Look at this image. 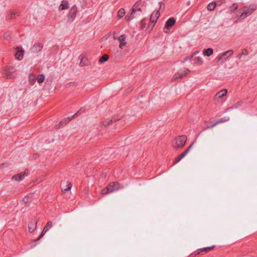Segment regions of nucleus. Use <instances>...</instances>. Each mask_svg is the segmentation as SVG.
I'll list each match as a JSON object with an SVG mask.
<instances>
[{"instance_id": "nucleus-26", "label": "nucleus", "mask_w": 257, "mask_h": 257, "mask_svg": "<svg viewBox=\"0 0 257 257\" xmlns=\"http://www.w3.org/2000/svg\"><path fill=\"white\" fill-rule=\"evenodd\" d=\"M87 63H87V59L85 58V57L84 56H82L80 65L81 66H84V65H86L87 64Z\"/></svg>"}, {"instance_id": "nucleus-24", "label": "nucleus", "mask_w": 257, "mask_h": 257, "mask_svg": "<svg viewBox=\"0 0 257 257\" xmlns=\"http://www.w3.org/2000/svg\"><path fill=\"white\" fill-rule=\"evenodd\" d=\"M125 14V11L124 9H120L117 12V16L119 18H122Z\"/></svg>"}, {"instance_id": "nucleus-8", "label": "nucleus", "mask_w": 257, "mask_h": 257, "mask_svg": "<svg viewBox=\"0 0 257 257\" xmlns=\"http://www.w3.org/2000/svg\"><path fill=\"white\" fill-rule=\"evenodd\" d=\"M227 93V89H222L218 91L214 96L215 100L217 102H220L221 101L220 99H221L223 96H226Z\"/></svg>"}, {"instance_id": "nucleus-10", "label": "nucleus", "mask_w": 257, "mask_h": 257, "mask_svg": "<svg viewBox=\"0 0 257 257\" xmlns=\"http://www.w3.org/2000/svg\"><path fill=\"white\" fill-rule=\"evenodd\" d=\"M187 138L186 136H181L178 137V141L179 142V144H178V148L182 147L184 146L186 142Z\"/></svg>"}, {"instance_id": "nucleus-11", "label": "nucleus", "mask_w": 257, "mask_h": 257, "mask_svg": "<svg viewBox=\"0 0 257 257\" xmlns=\"http://www.w3.org/2000/svg\"><path fill=\"white\" fill-rule=\"evenodd\" d=\"M69 8V4L68 1H63L61 2L59 7V11H63L66 10L68 9Z\"/></svg>"}, {"instance_id": "nucleus-18", "label": "nucleus", "mask_w": 257, "mask_h": 257, "mask_svg": "<svg viewBox=\"0 0 257 257\" xmlns=\"http://www.w3.org/2000/svg\"><path fill=\"white\" fill-rule=\"evenodd\" d=\"M122 35H120L119 33L116 32H113L110 33V36L112 37L114 39L117 40L119 41L121 38Z\"/></svg>"}, {"instance_id": "nucleus-22", "label": "nucleus", "mask_w": 257, "mask_h": 257, "mask_svg": "<svg viewBox=\"0 0 257 257\" xmlns=\"http://www.w3.org/2000/svg\"><path fill=\"white\" fill-rule=\"evenodd\" d=\"M216 6V4L215 2H213L209 3L207 6V10L209 11H213L214 10Z\"/></svg>"}, {"instance_id": "nucleus-14", "label": "nucleus", "mask_w": 257, "mask_h": 257, "mask_svg": "<svg viewBox=\"0 0 257 257\" xmlns=\"http://www.w3.org/2000/svg\"><path fill=\"white\" fill-rule=\"evenodd\" d=\"M36 224L37 221L35 220L31 221V223L29 224V231L30 232H32L35 230V229L36 228Z\"/></svg>"}, {"instance_id": "nucleus-21", "label": "nucleus", "mask_w": 257, "mask_h": 257, "mask_svg": "<svg viewBox=\"0 0 257 257\" xmlns=\"http://www.w3.org/2000/svg\"><path fill=\"white\" fill-rule=\"evenodd\" d=\"M203 61L201 57H197L194 59V63L197 65H201L203 64Z\"/></svg>"}, {"instance_id": "nucleus-1", "label": "nucleus", "mask_w": 257, "mask_h": 257, "mask_svg": "<svg viewBox=\"0 0 257 257\" xmlns=\"http://www.w3.org/2000/svg\"><path fill=\"white\" fill-rule=\"evenodd\" d=\"M160 16V14L159 10H155L151 13L150 17L149 23L147 26V28H146V31L151 32Z\"/></svg>"}, {"instance_id": "nucleus-27", "label": "nucleus", "mask_w": 257, "mask_h": 257, "mask_svg": "<svg viewBox=\"0 0 257 257\" xmlns=\"http://www.w3.org/2000/svg\"><path fill=\"white\" fill-rule=\"evenodd\" d=\"M52 226V222L48 221L44 227L45 231H48Z\"/></svg>"}, {"instance_id": "nucleus-6", "label": "nucleus", "mask_w": 257, "mask_h": 257, "mask_svg": "<svg viewBox=\"0 0 257 257\" xmlns=\"http://www.w3.org/2000/svg\"><path fill=\"white\" fill-rule=\"evenodd\" d=\"M176 23V20L174 18H170L166 22L165 27L164 28V31L165 33H168L170 28L175 25Z\"/></svg>"}, {"instance_id": "nucleus-35", "label": "nucleus", "mask_w": 257, "mask_h": 257, "mask_svg": "<svg viewBox=\"0 0 257 257\" xmlns=\"http://www.w3.org/2000/svg\"><path fill=\"white\" fill-rule=\"evenodd\" d=\"M195 54H196V53H193L192 55H191L190 56H188V57H186V58H185V60H184V61H187V60H188V59H191V58L194 56V55Z\"/></svg>"}, {"instance_id": "nucleus-39", "label": "nucleus", "mask_w": 257, "mask_h": 257, "mask_svg": "<svg viewBox=\"0 0 257 257\" xmlns=\"http://www.w3.org/2000/svg\"><path fill=\"white\" fill-rule=\"evenodd\" d=\"M242 56V55L241 54V53L240 54H239L238 55H237V58H238L239 59H240L241 56Z\"/></svg>"}, {"instance_id": "nucleus-38", "label": "nucleus", "mask_w": 257, "mask_h": 257, "mask_svg": "<svg viewBox=\"0 0 257 257\" xmlns=\"http://www.w3.org/2000/svg\"><path fill=\"white\" fill-rule=\"evenodd\" d=\"M46 232H47V231H45V229L44 228V229H43V230L42 231V233H41V235H40V237H40H40H42V236H43L45 234V233H46Z\"/></svg>"}, {"instance_id": "nucleus-4", "label": "nucleus", "mask_w": 257, "mask_h": 257, "mask_svg": "<svg viewBox=\"0 0 257 257\" xmlns=\"http://www.w3.org/2000/svg\"><path fill=\"white\" fill-rule=\"evenodd\" d=\"M28 174L29 170L28 169H26L23 172H21L13 176L12 178V180L20 182L23 180L25 177L27 176Z\"/></svg>"}, {"instance_id": "nucleus-32", "label": "nucleus", "mask_w": 257, "mask_h": 257, "mask_svg": "<svg viewBox=\"0 0 257 257\" xmlns=\"http://www.w3.org/2000/svg\"><path fill=\"white\" fill-rule=\"evenodd\" d=\"M32 195H28V196L27 197H25L24 199H23V201L25 202L26 203H28L30 202V201H29V199L30 197H31Z\"/></svg>"}, {"instance_id": "nucleus-29", "label": "nucleus", "mask_w": 257, "mask_h": 257, "mask_svg": "<svg viewBox=\"0 0 257 257\" xmlns=\"http://www.w3.org/2000/svg\"><path fill=\"white\" fill-rule=\"evenodd\" d=\"M141 8H142V6H141V3L140 2H138L137 3L134 7V9L133 10L135 11V10H141Z\"/></svg>"}, {"instance_id": "nucleus-15", "label": "nucleus", "mask_w": 257, "mask_h": 257, "mask_svg": "<svg viewBox=\"0 0 257 257\" xmlns=\"http://www.w3.org/2000/svg\"><path fill=\"white\" fill-rule=\"evenodd\" d=\"M193 144L190 145L188 148L181 154H180L179 156H178V161H180L182 160L186 155V154L189 152L190 151L192 146Z\"/></svg>"}, {"instance_id": "nucleus-28", "label": "nucleus", "mask_w": 257, "mask_h": 257, "mask_svg": "<svg viewBox=\"0 0 257 257\" xmlns=\"http://www.w3.org/2000/svg\"><path fill=\"white\" fill-rule=\"evenodd\" d=\"M45 79V77L43 75H39L37 77V80L39 83H42L44 82Z\"/></svg>"}, {"instance_id": "nucleus-20", "label": "nucleus", "mask_w": 257, "mask_h": 257, "mask_svg": "<svg viewBox=\"0 0 257 257\" xmlns=\"http://www.w3.org/2000/svg\"><path fill=\"white\" fill-rule=\"evenodd\" d=\"M213 53V50L212 48H208L207 49H204L203 50V54L205 55V56H210V55H211Z\"/></svg>"}, {"instance_id": "nucleus-3", "label": "nucleus", "mask_w": 257, "mask_h": 257, "mask_svg": "<svg viewBox=\"0 0 257 257\" xmlns=\"http://www.w3.org/2000/svg\"><path fill=\"white\" fill-rule=\"evenodd\" d=\"M256 6L255 5H250L248 6H244L240 9L242 11L239 16L241 19H244L248 16L250 15L256 9Z\"/></svg>"}, {"instance_id": "nucleus-34", "label": "nucleus", "mask_w": 257, "mask_h": 257, "mask_svg": "<svg viewBox=\"0 0 257 257\" xmlns=\"http://www.w3.org/2000/svg\"><path fill=\"white\" fill-rule=\"evenodd\" d=\"M70 13L72 15H74L76 13V8H72L70 11Z\"/></svg>"}, {"instance_id": "nucleus-37", "label": "nucleus", "mask_w": 257, "mask_h": 257, "mask_svg": "<svg viewBox=\"0 0 257 257\" xmlns=\"http://www.w3.org/2000/svg\"><path fill=\"white\" fill-rule=\"evenodd\" d=\"M46 232H47V231H45V229L44 228V229H43V230L42 231V233H41V235H40V237H40H40H42V236H43L45 234V233H46Z\"/></svg>"}, {"instance_id": "nucleus-13", "label": "nucleus", "mask_w": 257, "mask_h": 257, "mask_svg": "<svg viewBox=\"0 0 257 257\" xmlns=\"http://www.w3.org/2000/svg\"><path fill=\"white\" fill-rule=\"evenodd\" d=\"M114 121H115L111 118H106L102 121V124L105 127H108L114 122Z\"/></svg>"}, {"instance_id": "nucleus-33", "label": "nucleus", "mask_w": 257, "mask_h": 257, "mask_svg": "<svg viewBox=\"0 0 257 257\" xmlns=\"http://www.w3.org/2000/svg\"><path fill=\"white\" fill-rule=\"evenodd\" d=\"M241 54H242V55H245V56H246V55H247L248 54V51H247V49H243L242 50V52H241Z\"/></svg>"}, {"instance_id": "nucleus-25", "label": "nucleus", "mask_w": 257, "mask_h": 257, "mask_svg": "<svg viewBox=\"0 0 257 257\" xmlns=\"http://www.w3.org/2000/svg\"><path fill=\"white\" fill-rule=\"evenodd\" d=\"M140 28L142 30L145 29L146 30V28H147V26H146V21L145 20L143 19L141 21Z\"/></svg>"}, {"instance_id": "nucleus-5", "label": "nucleus", "mask_w": 257, "mask_h": 257, "mask_svg": "<svg viewBox=\"0 0 257 257\" xmlns=\"http://www.w3.org/2000/svg\"><path fill=\"white\" fill-rule=\"evenodd\" d=\"M215 245H212V246H211L209 247H206L200 248L198 250H197L193 252L191 254H190V255L189 256V257H195L197 255L199 254L201 251V252L204 251L206 252H208L209 251H210L211 249L214 248L215 247Z\"/></svg>"}, {"instance_id": "nucleus-16", "label": "nucleus", "mask_w": 257, "mask_h": 257, "mask_svg": "<svg viewBox=\"0 0 257 257\" xmlns=\"http://www.w3.org/2000/svg\"><path fill=\"white\" fill-rule=\"evenodd\" d=\"M243 103H244V101L243 100L239 101L237 102L233 106H232L230 108H226L225 109V111L226 112L230 109L237 108L241 106L242 105V104H243Z\"/></svg>"}, {"instance_id": "nucleus-7", "label": "nucleus", "mask_w": 257, "mask_h": 257, "mask_svg": "<svg viewBox=\"0 0 257 257\" xmlns=\"http://www.w3.org/2000/svg\"><path fill=\"white\" fill-rule=\"evenodd\" d=\"M233 51L232 50H229L224 53H223L221 55H219L217 57L216 59L218 61H222L224 62L226 59L225 56L228 55V56H230L232 55Z\"/></svg>"}, {"instance_id": "nucleus-2", "label": "nucleus", "mask_w": 257, "mask_h": 257, "mask_svg": "<svg viewBox=\"0 0 257 257\" xmlns=\"http://www.w3.org/2000/svg\"><path fill=\"white\" fill-rule=\"evenodd\" d=\"M122 188H123V186L118 183L115 182H111L106 188L102 190L101 192L102 194L106 195Z\"/></svg>"}, {"instance_id": "nucleus-12", "label": "nucleus", "mask_w": 257, "mask_h": 257, "mask_svg": "<svg viewBox=\"0 0 257 257\" xmlns=\"http://www.w3.org/2000/svg\"><path fill=\"white\" fill-rule=\"evenodd\" d=\"M229 120V117L228 116H225L223 118H221L218 121L216 122L215 123L213 124L212 125L210 126H207V128H213L215 126H216L217 124L220 123H222V122H226L228 120Z\"/></svg>"}, {"instance_id": "nucleus-19", "label": "nucleus", "mask_w": 257, "mask_h": 257, "mask_svg": "<svg viewBox=\"0 0 257 257\" xmlns=\"http://www.w3.org/2000/svg\"><path fill=\"white\" fill-rule=\"evenodd\" d=\"M125 36L124 35H122L121 38H120V39L119 40V48L120 49H123L124 47V46L126 44V42H125Z\"/></svg>"}, {"instance_id": "nucleus-9", "label": "nucleus", "mask_w": 257, "mask_h": 257, "mask_svg": "<svg viewBox=\"0 0 257 257\" xmlns=\"http://www.w3.org/2000/svg\"><path fill=\"white\" fill-rule=\"evenodd\" d=\"M24 51L21 48H17L16 49L15 57L18 60L22 59L24 55Z\"/></svg>"}, {"instance_id": "nucleus-36", "label": "nucleus", "mask_w": 257, "mask_h": 257, "mask_svg": "<svg viewBox=\"0 0 257 257\" xmlns=\"http://www.w3.org/2000/svg\"><path fill=\"white\" fill-rule=\"evenodd\" d=\"M232 7L234 8V9L232 11V12H234V11L237 9L238 6H237V4L234 3L232 4Z\"/></svg>"}, {"instance_id": "nucleus-30", "label": "nucleus", "mask_w": 257, "mask_h": 257, "mask_svg": "<svg viewBox=\"0 0 257 257\" xmlns=\"http://www.w3.org/2000/svg\"><path fill=\"white\" fill-rule=\"evenodd\" d=\"M35 79L36 77L34 74H31L29 75V81L30 82L32 83L34 82Z\"/></svg>"}, {"instance_id": "nucleus-31", "label": "nucleus", "mask_w": 257, "mask_h": 257, "mask_svg": "<svg viewBox=\"0 0 257 257\" xmlns=\"http://www.w3.org/2000/svg\"><path fill=\"white\" fill-rule=\"evenodd\" d=\"M71 188V183H68V184L67 185L66 188H65L64 189H62V191L64 192V193H66L68 191L70 190Z\"/></svg>"}, {"instance_id": "nucleus-23", "label": "nucleus", "mask_w": 257, "mask_h": 257, "mask_svg": "<svg viewBox=\"0 0 257 257\" xmlns=\"http://www.w3.org/2000/svg\"><path fill=\"white\" fill-rule=\"evenodd\" d=\"M108 58V56L106 54H104L99 58V62L101 63H104V62L107 61Z\"/></svg>"}, {"instance_id": "nucleus-17", "label": "nucleus", "mask_w": 257, "mask_h": 257, "mask_svg": "<svg viewBox=\"0 0 257 257\" xmlns=\"http://www.w3.org/2000/svg\"><path fill=\"white\" fill-rule=\"evenodd\" d=\"M189 72L190 71L188 69L185 68L182 72L178 73V79L182 78L184 76L187 75Z\"/></svg>"}]
</instances>
